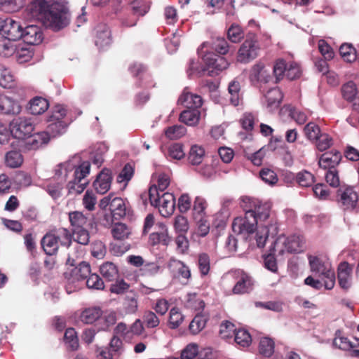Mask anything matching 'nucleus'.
I'll list each match as a JSON object with an SVG mask.
<instances>
[{
	"mask_svg": "<svg viewBox=\"0 0 359 359\" xmlns=\"http://www.w3.org/2000/svg\"><path fill=\"white\" fill-rule=\"evenodd\" d=\"M228 42L224 37H217L212 43L204 42L198 48L197 52L204 63V66H198L194 60H190L187 74L189 76L197 74L199 76L207 75L215 76L226 69L229 63L225 57L219 56L210 50H214L221 55L229 51Z\"/></svg>",
	"mask_w": 359,
	"mask_h": 359,
	"instance_id": "1",
	"label": "nucleus"
},
{
	"mask_svg": "<svg viewBox=\"0 0 359 359\" xmlns=\"http://www.w3.org/2000/svg\"><path fill=\"white\" fill-rule=\"evenodd\" d=\"M241 207L245 215L233 219L232 230L247 239L257 229L259 224L269 218L271 207L269 203L250 196L241 198Z\"/></svg>",
	"mask_w": 359,
	"mask_h": 359,
	"instance_id": "2",
	"label": "nucleus"
},
{
	"mask_svg": "<svg viewBox=\"0 0 359 359\" xmlns=\"http://www.w3.org/2000/svg\"><path fill=\"white\" fill-rule=\"evenodd\" d=\"M25 16L40 21L46 28L58 32L69 24L65 5L53 0H34L26 8Z\"/></svg>",
	"mask_w": 359,
	"mask_h": 359,
	"instance_id": "3",
	"label": "nucleus"
},
{
	"mask_svg": "<svg viewBox=\"0 0 359 359\" xmlns=\"http://www.w3.org/2000/svg\"><path fill=\"white\" fill-rule=\"evenodd\" d=\"M143 204H147V198L152 206L158 208L160 214L168 217L172 215L175 208V198L174 195L169 192L160 194L154 186H151L149 191L144 192L140 196Z\"/></svg>",
	"mask_w": 359,
	"mask_h": 359,
	"instance_id": "4",
	"label": "nucleus"
},
{
	"mask_svg": "<svg viewBox=\"0 0 359 359\" xmlns=\"http://www.w3.org/2000/svg\"><path fill=\"white\" fill-rule=\"evenodd\" d=\"M72 243V235L67 229L60 228L46 233L41 241V247L47 255L57 252L60 245L69 247Z\"/></svg>",
	"mask_w": 359,
	"mask_h": 359,
	"instance_id": "5",
	"label": "nucleus"
},
{
	"mask_svg": "<svg viewBox=\"0 0 359 359\" xmlns=\"http://www.w3.org/2000/svg\"><path fill=\"white\" fill-rule=\"evenodd\" d=\"M72 121V119L67 116L65 106L57 104L53 107L51 114L47 118L48 124L44 132L48 134L50 139L62 135Z\"/></svg>",
	"mask_w": 359,
	"mask_h": 359,
	"instance_id": "6",
	"label": "nucleus"
},
{
	"mask_svg": "<svg viewBox=\"0 0 359 359\" xmlns=\"http://www.w3.org/2000/svg\"><path fill=\"white\" fill-rule=\"evenodd\" d=\"M69 221L72 227L74 241L86 245L90 241V235L87 227L90 221L81 212L73 211L69 213Z\"/></svg>",
	"mask_w": 359,
	"mask_h": 359,
	"instance_id": "7",
	"label": "nucleus"
},
{
	"mask_svg": "<svg viewBox=\"0 0 359 359\" xmlns=\"http://www.w3.org/2000/svg\"><path fill=\"white\" fill-rule=\"evenodd\" d=\"M309 263L311 271L321 278L324 281V287L327 290H331L335 284V275L331 265L327 262H323L317 256L309 255Z\"/></svg>",
	"mask_w": 359,
	"mask_h": 359,
	"instance_id": "8",
	"label": "nucleus"
},
{
	"mask_svg": "<svg viewBox=\"0 0 359 359\" xmlns=\"http://www.w3.org/2000/svg\"><path fill=\"white\" fill-rule=\"evenodd\" d=\"M74 168L72 161H68L60 163L55 169V177L57 178V181H50L46 188V191L53 199H57L61 196V191L68 173L72 172Z\"/></svg>",
	"mask_w": 359,
	"mask_h": 359,
	"instance_id": "9",
	"label": "nucleus"
},
{
	"mask_svg": "<svg viewBox=\"0 0 359 359\" xmlns=\"http://www.w3.org/2000/svg\"><path fill=\"white\" fill-rule=\"evenodd\" d=\"M272 251H278V255H283L285 252L298 253L302 251L303 243L302 238L297 235L286 237L281 234L273 242Z\"/></svg>",
	"mask_w": 359,
	"mask_h": 359,
	"instance_id": "10",
	"label": "nucleus"
},
{
	"mask_svg": "<svg viewBox=\"0 0 359 359\" xmlns=\"http://www.w3.org/2000/svg\"><path fill=\"white\" fill-rule=\"evenodd\" d=\"M25 97V91L20 88L13 95H0V113L5 115H16L20 113L22 107L20 101Z\"/></svg>",
	"mask_w": 359,
	"mask_h": 359,
	"instance_id": "11",
	"label": "nucleus"
},
{
	"mask_svg": "<svg viewBox=\"0 0 359 359\" xmlns=\"http://www.w3.org/2000/svg\"><path fill=\"white\" fill-rule=\"evenodd\" d=\"M74 168V179L70 181L67 184L69 194H81L86 188L88 182L85 177L90 173V163L89 161H83L78 166L73 164Z\"/></svg>",
	"mask_w": 359,
	"mask_h": 359,
	"instance_id": "12",
	"label": "nucleus"
},
{
	"mask_svg": "<svg viewBox=\"0 0 359 359\" xmlns=\"http://www.w3.org/2000/svg\"><path fill=\"white\" fill-rule=\"evenodd\" d=\"M259 42L254 33H249L241 46L237 55V60L241 63H248L258 56Z\"/></svg>",
	"mask_w": 359,
	"mask_h": 359,
	"instance_id": "13",
	"label": "nucleus"
},
{
	"mask_svg": "<svg viewBox=\"0 0 359 359\" xmlns=\"http://www.w3.org/2000/svg\"><path fill=\"white\" fill-rule=\"evenodd\" d=\"M11 133L17 139H26L30 136L34 129V126L30 118L19 116L10 123Z\"/></svg>",
	"mask_w": 359,
	"mask_h": 359,
	"instance_id": "14",
	"label": "nucleus"
},
{
	"mask_svg": "<svg viewBox=\"0 0 359 359\" xmlns=\"http://www.w3.org/2000/svg\"><path fill=\"white\" fill-rule=\"evenodd\" d=\"M269 219V222L267 224L262 226V223L260 224L261 226L255 236L256 245L259 248L264 247L269 236L273 238L278 232V225L276 219L270 216Z\"/></svg>",
	"mask_w": 359,
	"mask_h": 359,
	"instance_id": "15",
	"label": "nucleus"
},
{
	"mask_svg": "<svg viewBox=\"0 0 359 359\" xmlns=\"http://www.w3.org/2000/svg\"><path fill=\"white\" fill-rule=\"evenodd\" d=\"M22 29L23 27L19 21L11 18H2L0 35L15 41L21 39Z\"/></svg>",
	"mask_w": 359,
	"mask_h": 359,
	"instance_id": "16",
	"label": "nucleus"
},
{
	"mask_svg": "<svg viewBox=\"0 0 359 359\" xmlns=\"http://www.w3.org/2000/svg\"><path fill=\"white\" fill-rule=\"evenodd\" d=\"M337 201L344 210H353L355 208L358 196L352 187H346L337 191Z\"/></svg>",
	"mask_w": 359,
	"mask_h": 359,
	"instance_id": "17",
	"label": "nucleus"
},
{
	"mask_svg": "<svg viewBox=\"0 0 359 359\" xmlns=\"http://www.w3.org/2000/svg\"><path fill=\"white\" fill-rule=\"evenodd\" d=\"M112 43L111 32L106 23H99L95 27V44L100 50H104Z\"/></svg>",
	"mask_w": 359,
	"mask_h": 359,
	"instance_id": "18",
	"label": "nucleus"
},
{
	"mask_svg": "<svg viewBox=\"0 0 359 359\" xmlns=\"http://www.w3.org/2000/svg\"><path fill=\"white\" fill-rule=\"evenodd\" d=\"M254 280L252 278L242 270L237 271V280L232 292L235 294H243L253 290Z\"/></svg>",
	"mask_w": 359,
	"mask_h": 359,
	"instance_id": "19",
	"label": "nucleus"
},
{
	"mask_svg": "<svg viewBox=\"0 0 359 359\" xmlns=\"http://www.w3.org/2000/svg\"><path fill=\"white\" fill-rule=\"evenodd\" d=\"M353 265L347 262H341L337 268V279L339 286L344 290H348L352 285Z\"/></svg>",
	"mask_w": 359,
	"mask_h": 359,
	"instance_id": "20",
	"label": "nucleus"
},
{
	"mask_svg": "<svg viewBox=\"0 0 359 359\" xmlns=\"http://www.w3.org/2000/svg\"><path fill=\"white\" fill-rule=\"evenodd\" d=\"M21 39L27 45H39L43 39V32L40 27L36 25H27L22 29Z\"/></svg>",
	"mask_w": 359,
	"mask_h": 359,
	"instance_id": "21",
	"label": "nucleus"
},
{
	"mask_svg": "<svg viewBox=\"0 0 359 359\" xmlns=\"http://www.w3.org/2000/svg\"><path fill=\"white\" fill-rule=\"evenodd\" d=\"M111 180V171L109 169L104 168L97 176L93 182V187L98 194H104L110 189Z\"/></svg>",
	"mask_w": 359,
	"mask_h": 359,
	"instance_id": "22",
	"label": "nucleus"
},
{
	"mask_svg": "<svg viewBox=\"0 0 359 359\" xmlns=\"http://www.w3.org/2000/svg\"><path fill=\"white\" fill-rule=\"evenodd\" d=\"M177 103L187 109H198L203 104V100L200 95L191 93L188 88H185L180 96Z\"/></svg>",
	"mask_w": 359,
	"mask_h": 359,
	"instance_id": "23",
	"label": "nucleus"
},
{
	"mask_svg": "<svg viewBox=\"0 0 359 359\" xmlns=\"http://www.w3.org/2000/svg\"><path fill=\"white\" fill-rule=\"evenodd\" d=\"M341 159V154L336 149L325 152L320 157L319 166L325 170L335 168Z\"/></svg>",
	"mask_w": 359,
	"mask_h": 359,
	"instance_id": "24",
	"label": "nucleus"
},
{
	"mask_svg": "<svg viewBox=\"0 0 359 359\" xmlns=\"http://www.w3.org/2000/svg\"><path fill=\"white\" fill-rule=\"evenodd\" d=\"M26 145L25 148L27 150H36L47 144L50 141V137L44 131L30 135L27 137Z\"/></svg>",
	"mask_w": 359,
	"mask_h": 359,
	"instance_id": "25",
	"label": "nucleus"
},
{
	"mask_svg": "<svg viewBox=\"0 0 359 359\" xmlns=\"http://www.w3.org/2000/svg\"><path fill=\"white\" fill-rule=\"evenodd\" d=\"M102 316V311L100 307H89L83 309L79 314V319L84 324H93Z\"/></svg>",
	"mask_w": 359,
	"mask_h": 359,
	"instance_id": "26",
	"label": "nucleus"
},
{
	"mask_svg": "<svg viewBox=\"0 0 359 359\" xmlns=\"http://www.w3.org/2000/svg\"><path fill=\"white\" fill-rule=\"evenodd\" d=\"M63 276L64 287L68 294L77 292L82 288L84 283L78 279V278H76L71 273L67 271L64 273Z\"/></svg>",
	"mask_w": 359,
	"mask_h": 359,
	"instance_id": "27",
	"label": "nucleus"
},
{
	"mask_svg": "<svg viewBox=\"0 0 359 359\" xmlns=\"http://www.w3.org/2000/svg\"><path fill=\"white\" fill-rule=\"evenodd\" d=\"M109 209L114 220L121 219L126 214V203L121 198H114L110 202Z\"/></svg>",
	"mask_w": 359,
	"mask_h": 359,
	"instance_id": "28",
	"label": "nucleus"
},
{
	"mask_svg": "<svg viewBox=\"0 0 359 359\" xmlns=\"http://www.w3.org/2000/svg\"><path fill=\"white\" fill-rule=\"evenodd\" d=\"M283 93L278 88H272L265 94L267 107L269 110L277 109L283 99Z\"/></svg>",
	"mask_w": 359,
	"mask_h": 359,
	"instance_id": "29",
	"label": "nucleus"
},
{
	"mask_svg": "<svg viewBox=\"0 0 359 359\" xmlns=\"http://www.w3.org/2000/svg\"><path fill=\"white\" fill-rule=\"evenodd\" d=\"M205 156V149L203 147L194 144L191 147L188 156V163L191 165H200Z\"/></svg>",
	"mask_w": 359,
	"mask_h": 359,
	"instance_id": "30",
	"label": "nucleus"
},
{
	"mask_svg": "<svg viewBox=\"0 0 359 359\" xmlns=\"http://www.w3.org/2000/svg\"><path fill=\"white\" fill-rule=\"evenodd\" d=\"M49 107L47 100L41 97H35L29 102V111L33 115H39L44 113Z\"/></svg>",
	"mask_w": 359,
	"mask_h": 359,
	"instance_id": "31",
	"label": "nucleus"
},
{
	"mask_svg": "<svg viewBox=\"0 0 359 359\" xmlns=\"http://www.w3.org/2000/svg\"><path fill=\"white\" fill-rule=\"evenodd\" d=\"M201 112L198 109H188L180 115V121L187 126H196L200 119Z\"/></svg>",
	"mask_w": 359,
	"mask_h": 359,
	"instance_id": "32",
	"label": "nucleus"
},
{
	"mask_svg": "<svg viewBox=\"0 0 359 359\" xmlns=\"http://www.w3.org/2000/svg\"><path fill=\"white\" fill-rule=\"evenodd\" d=\"M275 343L273 339L269 337H261L259 343L258 351L260 355L269 358L274 353Z\"/></svg>",
	"mask_w": 359,
	"mask_h": 359,
	"instance_id": "33",
	"label": "nucleus"
},
{
	"mask_svg": "<svg viewBox=\"0 0 359 359\" xmlns=\"http://www.w3.org/2000/svg\"><path fill=\"white\" fill-rule=\"evenodd\" d=\"M228 92L229 94V101L233 106H238L243 100V96L241 93V86L239 82L232 81L228 86Z\"/></svg>",
	"mask_w": 359,
	"mask_h": 359,
	"instance_id": "34",
	"label": "nucleus"
},
{
	"mask_svg": "<svg viewBox=\"0 0 359 359\" xmlns=\"http://www.w3.org/2000/svg\"><path fill=\"white\" fill-rule=\"evenodd\" d=\"M100 271L106 281H113L118 276L117 266L112 262H105L100 267Z\"/></svg>",
	"mask_w": 359,
	"mask_h": 359,
	"instance_id": "35",
	"label": "nucleus"
},
{
	"mask_svg": "<svg viewBox=\"0 0 359 359\" xmlns=\"http://www.w3.org/2000/svg\"><path fill=\"white\" fill-rule=\"evenodd\" d=\"M67 271L84 283L85 280L90 273V266L86 262H81L76 267L71 270H67Z\"/></svg>",
	"mask_w": 359,
	"mask_h": 359,
	"instance_id": "36",
	"label": "nucleus"
},
{
	"mask_svg": "<svg viewBox=\"0 0 359 359\" xmlns=\"http://www.w3.org/2000/svg\"><path fill=\"white\" fill-rule=\"evenodd\" d=\"M13 41L0 35V56L8 57L13 55L16 46Z\"/></svg>",
	"mask_w": 359,
	"mask_h": 359,
	"instance_id": "37",
	"label": "nucleus"
},
{
	"mask_svg": "<svg viewBox=\"0 0 359 359\" xmlns=\"http://www.w3.org/2000/svg\"><path fill=\"white\" fill-rule=\"evenodd\" d=\"M14 81V76L10 69L0 64V86L4 88H11Z\"/></svg>",
	"mask_w": 359,
	"mask_h": 359,
	"instance_id": "38",
	"label": "nucleus"
},
{
	"mask_svg": "<svg viewBox=\"0 0 359 359\" xmlns=\"http://www.w3.org/2000/svg\"><path fill=\"white\" fill-rule=\"evenodd\" d=\"M161 231L160 232H154L149 236V241L152 245L162 243L164 245H168L170 238L168 236L166 227L164 224H161Z\"/></svg>",
	"mask_w": 359,
	"mask_h": 359,
	"instance_id": "39",
	"label": "nucleus"
},
{
	"mask_svg": "<svg viewBox=\"0 0 359 359\" xmlns=\"http://www.w3.org/2000/svg\"><path fill=\"white\" fill-rule=\"evenodd\" d=\"M64 341L67 346L72 351H76L79 348V339L77 333L74 328L69 327L66 329Z\"/></svg>",
	"mask_w": 359,
	"mask_h": 359,
	"instance_id": "40",
	"label": "nucleus"
},
{
	"mask_svg": "<svg viewBox=\"0 0 359 359\" xmlns=\"http://www.w3.org/2000/svg\"><path fill=\"white\" fill-rule=\"evenodd\" d=\"M23 162L22 154L18 151H10L5 156V163L6 166L12 168H18Z\"/></svg>",
	"mask_w": 359,
	"mask_h": 359,
	"instance_id": "41",
	"label": "nucleus"
},
{
	"mask_svg": "<svg viewBox=\"0 0 359 359\" xmlns=\"http://www.w3.org/2000/svg\"><path fill=\"white\" fill-rule=\"evenodd\" d=\"M132 13L139 19L140 17L145 15L149 10V4L143 0H134L130 3Z\"/></svg>",
	"mask_w": 359,
	"mask_h": 359,
	"instance_id": "42",
	"label": "nucleus"
},
{
	"mask_svg": "<svg viewBox=\"0 0 359 359\" xmlns=\"http://www.w3.org/2000/svg\"><path fill=\"white\" fill-rule=\"evenodd\" d=\"M339 53L341 57L348 62L356 60V48L350 43H344L339 48Z\"/></svg>",
	"mask_w": 359,
	"mask_h": 359,
	"instance_id": "43",
	"label": "nucleus"
},
{
	"mask_svg": "<svg viewBox=\"0 0 359 359\" xmlns=\"http://www.w3.org/2000/svg\"><path fill=\"white\" fill-rule=\"evenodd\" d=\"M207 203L205 198L201 196H196L194 201L193 205V217L194 218H198L201 217H206L205 209Z\"/></svg>",
	"mask_w": 359,
	"mask_h": 359,
	"instance_id": "44",
	"label": "nucleus"
},
{
	"mask_svg": "<svg viewBox=\"0 0 359 359\" xmlns=\"http://www.w3.org/2000/svg\"><path fill=\"white\" fill-rule=\"evenodd\" d=\"M272 248L273 243H271V245L270 247L269 252L267 255H263L264 264L266 269H267L268 270L273 273H276L278 271V266L275 255L276 253L278 254V251H272Z\"/></svg>",
	"mask_w": 359,
	"mask_h": 359,
	"instance_id": "45",
	"label": "nucleus"
},
{
	"mask_svg": "<svg viewBox=\"0 0 359 359\" xmlns=\"http://www.w3.org/2000/svg\"><path fill=\"white\" fill-rule=\"evenodd\" d=\"M233 336H234L235 342L241 346H248L252 342L251 335L244 329L236 330Z\"/></svg>",
	"mask_w": 359,
	"mask_h": 359,
	"instance_id": "46",
	"label": "nucleus"
},
{
	"mask_svg": "<svg viewBox=\"0 0 359 359\" xmlns=\"http://www.w3.org/2000/svg\"><path fill=\"white\" fill-rule=\"evenodd\" d=\"M84 282L88 288L91 290H102L104 288L103 280L97 273L90 272Z\"/></svg>",
	"mask_w": 359,
	"mask_h": 359,
	"instance_id": "47",
	"label": "nucleus"
},
{
	"mask_svg": "<svg viewBox=\"0 0 359 359\" xmlns=\"http://www.w3.org/2000/svg\"><path fill=\"white\" fill-rule=\"evenodd\" d=\"M111 233L115 239L124 240L130 233L128 226L123 223H116L111 229Z\"/></svg>",
	"mask_w": 359,
	"mask_h": 359,
	"instance_id": "48",
	"label": "nucleus"
},
{
	"mask_svg": "<svg viewBox=\"0 0 359 359\" xmlns=\"http://www.w3.org/2000/svg\"><path fill=\"white\" fill-rule=\"evenodd\" d=\"M169 315V327L171 329H177L184 320L183 315L177 307L172 308Z\"/></svg>",
	"mask_w": 359,
	"mask_h": 359,
	"instance_id": "49",
	"label": "nucleus"
},
{
	"mask_svg": "<svg viewBox=\"0 0 359 359\" xmlns=\"http://www.w3.org/2000/svg\"><path fill=\"white\" fill-rule=\"evenodd\" d=\"M17 62L20 64L28 62L33 56L32 50L29 48L15 46V50L13 54Z\"/></svg>",
	"mask_w": 359,
	"mask_h": 359,
	"instance_id": "50",
	"label": "nucleus"
},
{
	"mask_svg": "<svg viewBox=\"0 0 359 359\" xmlns=\"http://www.w3.org/2000/svg\"><path fill=\"white\" fill-rule=\"evenodd\" d=\"M296 181L303 187H311L315 182L313 175L306 170L298 172L296 175Z\"/></svg>",
	"mask_w": 359,
	"mask_h": 359,
	"instance_id": "51",
	"label": "nucleus"
},
{
	"mask_svg": "<svg viewBox=\"0 0 359 359\" xmlns=\"http://www.w3.org/2000/svg\"><path fill=\"white\" fill-rule=\"evenodd\" d=\"M357 87L353 81H348L341 88L343 97L347 101H353L357 95Z\"/></svg>",
	"mask_w": 359,
	"mask_h": 359,
	"instance_id": "52",
	"label": "nucleus"
},
{
	"mask_svg": "<svg viewBox=\"0 0 359 359\" xmlns=\"http://www.w3.org/2000/svg\"><path fill=\"white\" fill-rule=\"evenodd\" d=\"M187 132V129L184 126L182 125H175L170 127H168L165 131V136L170 140H175L180 138L184 135H185Z\"/></svg>",
	"mask_w": 359,
	"mask_h": 359,
	"instance_id": "53",
	"label": "nucleus"
},
{
	"mask_svg": "<svg viewBox=\"0 0 359 359\" xmlns=\"http://www.w3.org/2000/svg\"><path fill=\"white\" fill-rule=\"evenodd\" d=\"M206 322L207 319L204 316H196L189 324V328L190 332L194 334H198L205 327Z\"/></svg>",
	"mask_w": 359,
	"mask_h": 359,
	"instance_id": "54",
	"label": "nucleus"
},
{
	"mask_svg": "<svg viewBox=\"0 0 359 359\" xmlns=\"http://www.w3.org/2000/svg\"><path fill=\"white\" fill-rule=\"evenodd\" d=\"M198 346L197 344L191 343L182 351L181 359H198Z\"/></svg>",
	"mask_w": 359,
	"mask_h": 359,
	"instance_id": "55",
	"label": "nucleus"
},
{
	"mask_svg": "<svg viewBox=\"0 0 359 359\" xmlns=\"http://www.w3.org/2000/svg\"><path fill=\"white\" fill-rule=\"evenodd\" d=\"M228 39L233 43H238L244 37L240 26L233 24L227 31Z\"/></svg>",
	"mask_w": 359,
	"mask_h": 359,
	"instance_id": "56",
	"label": "nucleus"
},
{
	"mask_svg": "<svg viewBox=\"0 0 359 359\" xmlns=\"http://www.w3.org/2000/svg\"><path fill=\"white\" fill-rule=\"evenodd\" d=\"M240 124L246 132H250L254 128L255 116L252 113H245L240 118Z\"/></svg>",
	"mask_w": 359,
	"mask_h": 359,
	"instance_id": "57",
	"label": "nucleus"
},
{
	"mask_svg": "<svg viewBox=\"0 0 359 359\" xmlns=\"http://www.w3.org/2000/svg\"><path fill=\"white\" fill-rule=\"evenodd\" d=\"M333 344L341 350H349L353 347L352 343L347 337L341 335V332L337 330L335 333V338Z\"/></svg>",
	"mask_w": 359,
	"mask_h": 359,
	"instance_id": "58",
	"label": "nucleus"
},
{
	"mask_svg": "<svg viewBox=\"0 0 359 359\" xmlns=\"http://www.w3.org/2000/svg\"><path fill=\"white\" fill-rule=\"evenodd\" d=\"M304 131L306 137L312 141H314L321 134L319 126L313 123L310 122L306 125Z\"/></svg>",
	"mask_w": 359,
	"mask_h": 359,
	"instance_id": "59",
	"label": "nucleus"
},
{
	"mask_svg": "<svg viewBox=\"0 0 359 359\" xmlns=\"http://www.w3.org/2000/svg\"><path fill=\"white\" fill-rule=\"evenodd\" d=\"M314 141H316V147L320 151H325L332 144V138L326 133H321Z\"/></svg>",
	"mask_w": 359,
	"mask_h": 359,
	"instance_id": "60",
	"label": "nucleus"
},
{
	"mask_svg": "<svg viewBox=\"0 0 359 359\" xmlns=\"http://www.w3.org/2000/svg\"><path fill=\"white\" fill-rule=\"evenodd\" d=\"M185 156L183 145L180 143H174L168 148V156L172 159L180 160Z\"/></svg>",
	"mask_w": 359,
	"mask_h": 359,
	"instance_id": "61",
	"label": "nucleus"
},
{
	"mask_svg": "<svg viewBox=\"0 0 359 359\" xmlns=\"http://www.w3.org/2000/svg\"><path fill=\"white\" fill-rule=\"evenodd\" d=\"M134 174V169L131 165L127 163L121 170V172L116 177V181L118 183L128 182L133 177Z\"/></svg>",
	"mask_w": 359,
	"mask_h": 359,
	"instance_id": "62",
	"label": "nucleus"
},
{
	"mask_svg": "<svg viewBox=\"0 0 359 359\" xmlns=\"http://www.w3.org/2000/svg\"><path fill=\"white\" fill-rule=\"evenodd\" d=\"M301 74L302 71L297 63L291 62L289 64H287L286 77L289 80L298 79L301 76Z\"/></svg>",
	"mask_w": 359,
	"mask_h": 359,
	"instance_id": "63",
	"label": "nucleus"
},
{
	"mask_svg": "<svg viewBox=\"0 0 359 359\" xmlns=\"http://www.w3.org/2000/svg\"><path fill=\"white\" fill-rule=\"evenodd\" d=\"M199 271L202 276H206L210 271V257L205 253L199 255L198 259Z\"/></svg>",
	"mask_w": 359,
	"mask_h": 359,
	"instance_id": "64",
	"label": "nucleus"
}]
</instances>
